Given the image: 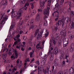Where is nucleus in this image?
<instances>
[{
    "instance_id": "f257e3e1",
    "label": "nucleus",
    "mask_w": 74,
    "mask_h": 74,
    "mask_svg": "<svg viewBox=\"0 0 74 74\" xmlns=\"http://www.w3.org/2000/svg\"><path fill=\"white\" fill-rule=\"evenodd\" d=\"M39 31L40 30L39 29H37L36 30L34 34V36L35 37H36V35H37V34L38 33L36 37L37 40H40V39L42 37V33H43L44 29H43L42 31L40 32V33H39Z\"/></svg>"
},
{
    "instance_id": "f03ea898",
    "label": "nucleus",
    "mask_w": 74,
    "mask_h": 74,
    "mask_svg": "<svg viewBox=\"0 0 74 74\" xmlns=\"http://www.w3.org/2000/svg\"><path fill=\"white\" fill-rule=\"evenodd\" d=\"M34 19H32L31 20H29L28 21L27 26H30V25H31V24L32 25L31 26V27H29V30H30L31 29H33V28H34V26L33 25V23H34Z\"/></svg>"
},
{
    "instance_id": "7ed1b4c3",
    "label": "nucleus",
    "mask_w": 74,
    "mask_h": 74,
    "mask_svg": "<svg viewBox=\"0 0 74 74\" xmlns=\"http://www.w3.org/2000/svg\"><path fill=\"white\" fill-rule=\"evenodd\" d=\"M5 14V13H4L3 14L2 16L1 17V19H2V18H3V19L2 20V21L1 22H0V24H2V23H3V22H4V23L3 24V25H4V23H5V21H7V19H8V16H7V15H5L4 16V15Z\"/></svg>"
},
{
    "instance_id": "20e7f679",
    "label": "nucleus",
    "mask_w": 74,
    "mask_h": 74,
    "mask_svg": "<svg viewBox=\"0 0 74 74\" xmlns=\"http://www.w3.org/2000/svg\"><path fill=\"white\" fill-rule=\"evenodd\" d=\"M51 8L49 7H47V9L44 10L43 11V14L44 15H46L47 16H49V10Z\"/></svg>"
},
{
    "instance_id": "39448f33",
    "label": "nucleus",
    "mask_w": 74,
    "mask_h": 74,
    "mask_svg": "<svg viewBox=\"0 0 74 74\" xmlns=\"http://www.w3.org/2000/svg\"><path fill=\"white\" fill-rule=\"evenodd\" d=\"M60 35H61V36H62V39L65 38V37H66V32L65 30H63L62 31L60 32Z\"/></svg>"
},
{
    "instance_id": "423d86ee",
    "label": "nucleus",
    "mask_w": 74,
    "mask_h": 74,
    "mask_svg": "<svg viewBox=\"0 0 74 74\" xmlns=\"http://www.w3.org/2000/svg\"><path fill=\"white\" fill-rule=\"evenodd\" d=\"M15 57L13 55L11 57V58L12 60H14V59H17V58H18V53L16 52V51H15Z\"/></svg>"
},
{
    "instance_id": "0eeeda50",
    "label": "nucleus",
    "mask_w": 74,
    "mask_h": 74,
    "mask_svg": "<svg viewBox=\"0 0 74 74\" xmlns=\"http://www.w3.org/2000/svg\"><path fill=\"white\" fill-rule=\"evenodd\" d=\"M49 69H50V65H48L47 66L46 69L45 70L43 69V71L44 74H46V73H47L48 71H49Z\"/></svg>"
},
{
    "instance_id": "6e6552de",
    "label": "nucleus",
    "mask_w": 74,
    "mask_h": 74,
    "mask_svg": "<svg viewBox=\"0 0 74 74\" xmlns=\"http://www.w3.org/2000/svg\"><path fill=\"white\" fill-rule=\"evenodd\" d=\"M53 42L54 45H55L56 44V41H55V38H53V37H51V39L50 40V42L49 43L50 45H51V43Z\"/></svg>"
},
{
    "instance_id": "1a4fd4ad",
    "label": "nucleus",
    "mask_w": 74,
    "mask_h": 74,
    "mask_svg": "<svg viewBox=\"0 0 74 74\" xmlns=\"http://www.w3.org/2000/svg\"><path fill=\"white\" fill-rule=\"evenodd\" d=\"M40 14L38 13L36 15L35 21H40Z\"/></svg>"
},
{
    "instance_id": "9d476101",
    "label": "nucleus",
    "mask_w": 74,
    "mask_h": 74,
    "mask_svg": "<svg viewBox=\"0 0 74 74\" xmlns=\"http://www.w3.org/2000/svg\"><path fill=\"white\" fill-rule=\"evenodd\" d=\"M1 3L2 4V5H4V6H5V5H7L8 4L7 0H2L1 2Z\"/></svg>"
},
{
    "instance_id": "9b49d317",
    "label": "nucleus",
    "mask_w": 74,
    "mask_h": 74,
    "mask_svg": "<svg viewBox=\"0 0 74 74\" xmlns=\"http://www.w3.org/2000/svg\"><path fill=\"white\" fill-rule=\"evenodd\" d=\"M45 3L44 1L42 2H40V8H42V9L44 8V4H45Z\"/></svg>"
},
{
    "instance_id": "f8f14e48",
    "label": "nucleus",
    "mask_w": 74,
    "mask_h": 74,
    "mask_svg": "<svg viewBox=\"0 0 74 74\" xmlns=\"http://www.w3.org/2000/svg\"><path fill=\"white\" fill-rule=\"evenodd\" d=\"M65 20L66 21V22L65 23L66 24H67L69 22L71 21V19L70 18H69L68 17H66L65 18Z\"/></svg>"
},
{
    "instance_id": "ddd939ff",
    "label": "nucleus",
    "mask_w": 74,
    "mask_h": 74,
    "mask_svg": "<svg viewBox=\"0 0 74 74\" xmlns=\"http://www.w3.org/2000/svg\"><path fill=\"white\" fill-rule=\"evenodd\" d=\"M62 23L63 21H62V20H58L57 23H56V25L57 26H60V25H62Z\"/></svg>"
},
{
    "instance_id": "4468645a",
    "label": "nucleus",
    "mask_w": 74,
    "mask_h": 74,
    "mask_svg": "<svg viewBox=\"0 0 74 74\" xmlns=\"http://www.w3.org/2000/svg\"><path fill=\"white\" fill-rule=\"evenodd\" d=\"M58 47H55L54 49V51L52 52V53H53V54L55 53V54H56L58 53Z\"/></svg>"
},
{
    "instance_id": "2eb2a0df",
    "label": "nucleus",
    "mask_w": 74,
    "mask_h": 74,
    "mask_svg": "<svg viewBox=\"0 0 74 74\" xmlns=\"http://www.w3.org/2000/svg\"><path fill=\"white\" fill-rule=\"evenodd\" d=\"M54 56V54H53V53H52L50 57V60L51 62H52L53 60V56Z\"/></svg>"
},
{
    "instance_id": "dca6fc26",
    "label": "nucleus",
    "mask_w": 74,
    "mask_h": 74,
    "mask_svg": "<svg viewBox=\"0 0 74 74\" xmlns=\"http://www.w3.org/2000/svg\"><path fill=\"white\" fill-rule=\"evenodd\" d=\"M44 47L42 46H41L40 44H38V45H36V48L38 49V50H40V49H42Z\"/></svg>"
},
{
    "instance_id": "f3484780",
    "label": "nucleus",
    "mask_w": 74,
    "mask_h": 74,
    "mask_svg": "<svg viewBox=\"0 0 74 74\" xmlns=\"http://www.w3.org/2000/svg\"><path fill=\"white\" fill-rule=\"evenodd\" d=\"M62 40L64 44H68V41L67 40H66V38H63L62 39Z\"/></svg>"
},
{
    "instance_id": "a211bd4d",
    "label": "nucleus",
    "mask_w": 74,
    "mask_h": 74,
    "mask_svg": "<svg viewBox=\"0 0 74 74\" xmlns=\"http://www.w3.org/2000/svg\"><path fill=\"white\" fill-rule=\"evenodd\" d=\"M57 47H61L62 46V40H59L57 44Z\"/></svg>"
},
{
    "instance_id": "6ab92c4d",
    "label": "nucleus",
    "mask_w": 74,
    "mask_h": 74,
    "mask_svg": "<svg viewBox=\"0 0 74 74\" xmlns=\"http://www.w3.org/2000/svg\"><path fill=\"white\" fill-rule=\"evenodd\" d=\"M74 71V69L71 68L70 69L69 71V73L70 74H73Z\"/></svg>"
},
{
    "instance_id": "aec40b11",
    "label": "nucleus",
    "mask_w": 74,
    "mask_h": 74,
    "mask_svg": "<svg viewBox=\"0 0 74 74\" xmlns=\"http://www.w3.org/2000/svg\"><path fill=\"white\" fill-rule=\"evenodd\" d=\"M33 38H34V36L33 35H32L30 36V38H29V40H28V42H29V41H30V42H31V41L33 40Z\"/></svg>"
},
{
    "instance_id": "412c9836",
    "label": "nucleus",
    "mask_w": 74,
    "mask_h": 74,
    "mask_svg": "<svg viewBox=\"0 0 74 74\" xmlns=\"http://www.w3.org/2000/svg\"><path fill=\"white\" fill-rule=\"evenodd\" d=\"M34 50H32V52H30V58H32L33 56H34L33 55L34 54Z\"/></svg>"
},
{
    "instance_id": "4be33fe9",
    "label": "nucleus",
    "mask_w": 74,
    "mask_h": 74,
    "mask_svg": "<svg viewBox=\"0 0 74 74\" xmlns=\"http://www.w3.org/2000/svg\"><path fill=\"white\" fill-rule=\"evenodd\" d=\"M22 12H19L18 13V16H17V18L18 19V18H19V17L20 16H22Z\"/></svg>"
},
{
    "instance_id": "5701e85b",
    "label": "nucleus",
    "mask_w": 74,
    "mask_h": 74,
    "mask_svg": "<svg viewBox=\"0 0 74 74\" xmlns=\"http://www.w3.org/2000/svg\"><path fill=\"white\" fill-rule=\"evenodd\" d=\"M69 56L68 55V56H66L65 58V59H66V63H68L69 62Z\"/></svg>"
},
{
    "instance_id": "b1692460",
    "label": "nucleus",
    "mask_w": 74,
    "mask_h": 74,
    "mask_svg": "<svg viewBox=\"0 0 74 74\" xmlns=\"http://www.w3.org/2000/svg\"><path fill=\"white\" fill-rule=\"evenodd\" d=\"M64 3V0H61L60 2V5L61 7H62L63 5V3Z\"/></svg>"
},
{
    "instance_id": "393cba45",
    "label": "nucleus",
    "mask_w": 74,
    "mask_h": 74,
    "mask_svg": "<svg viewBox=\"0 0 74 74\" xmlns=\"http://www.w3.org/2000/svg\"><path fill=\"white\" fill-rule=\"evenodd\" d=\"M54 64L55 66H58V61L57 60L55 59L54 60Z\"/></svg>"
},
{
    "instance_id": "a878e982",
    "label": "nucleus",
    "mask_w": 74,
    "mask_h": 74,
    "mask_svg": "<svg viewBox=\"0 0 74 74\" xmlns=\"http://www.w3.org/2000/svg\"><path fill=\"white\" fill-rule=\"evenodd\" d=\"M55 37L56 40H58L59 39V35L58 34H56L55 35Z\"/></svg>"
},
{
    "instance_id": "bb28decb",
    "label": "nucleus",
    "mask_w": 74,
    "mask_h": 74,
    "mask_svg": "<svg viewBox=\"0 0 74 74\" xmlns=\"http://www.w3.org/2000/svg\"><path fill=\"white\" fill-rule=\"evenodd\" d=\"M69 37L70 39L73 40V39L74 38V35L72 34H70Z\"/></svg>"
},
{
    "instance_id": "cd10ccee",
    "label": "nucleus",
    "mask_w": 74,
    "mask_h": 74,
    "mask_svg": "<svg viewBox=\"0 0 74 74\" xmlns=\"http://www.w3.org/2000/svg\"><path fill=\"white\" fill-rule=\"evenodd\" d=\"M25 2H26V0H21L20 1V3L21 4H24Z\"/></svg>"
},
{
    "instance_id": "c85d7f7f",
    "label": "nucleus",
    "mask_w": 74,
    "mask_h": 74,
    "mask_svg": "<svg viewBox=\"0 0 74 74\" xmlns=\"http://www.w3.org/2000/svg\"><path fill=\"white\" fill-rule=\"evenodd\" d=\"M23 23V21H21L19 23H18V25H19V26H21V25H22Z\"/></svg>"
},
{
    "instance_id": "c756f323",
    "label": "nucleus",
    "mask_w": 74,
    "mask_h": 74,
    "mask_svg": "<svg viewBox=\"0 0 74 74\" xmlns=\"http://www.w3.org/2000/svg\"><path fill=\"white\" fill-rule=\"evenodd\" d=\"M55 6L56 7L54 8V9H55V10H57V8H59L60 7L59 5H58V3H56L55 5Z\"/></svg>"
},
{
    "instance_id": "7c9ffc66",
    "label": "nucleus",
    "mask_w": 74,
    "mask_h": 74,
    "mask_svg": "<svg viewBox=\"0 0 74 74\" xmlns=\"http://www.w3.org/2000/svg\"><path fill=\"white\" fill-rule=\"evenodd\" d=\"M36 14V10H33L32 11V14L31 15H35Z\"/></svg>"
},
{
    "instance_id": "2f4dec72",
    "label": "nucleus",
    "mask_w": 74,
    "mask_h": 74,
    "mask_svg": "<svg viewBox=\"0 0 74 74\" xmlns=\"http://www.w3.org/2000/svg\"><path fill=\"white\" fill-rule=\"evenodd\" d=\"M74 15V12L73 11L71 12V15L70 16H73Z\"/></svg>"
},
{
    "instance_id": "473e14b6",
    "label": "nucleus",
    "mask_w": 74,
    "mask_h": 74,
    "mask_svg": "<svg viewBox=\"0 0 74 74\" xmlns=\"http://www.w3.org/2000/svg\"><path fill=\"white\" fill-rule=\"evenodd\" d=\"M74 29V22L72 21L71 24V29Z\"/></svg>"
},
{
    "instance_id": "72a5a7b5",
    "label": "nucleus",
    "mask_w": 74,
    "mask_h": 74,
    "mask_svg": "<svg viewBox=\"0 0 74 74\" xmlns=\"http://www.w3.org/2000/svg\"><path fill=\"white\" fill-rule=\"evenodd\" d=\"M38 74H41L42 73V70H41V69H40L38 68Z\"/></svg>"
},
{
    "instance_id": "f704fd0d",
    "label": "nucleus",
    "mask_w": 74,
    "mask_h": 74,
    "mask_svg": "<svg viewBox=\"0 0 74 74\" xmlns=\"http://www.w3.org/2000/svg\"><path fill=\"white\" fill-rule=\"evenodd\" d=\"M56 14H57L56 15V17L58 18V17H59V12L56 11Z\"/></svg>"
},
{
    "instance_id": "c9c22d12",
    "label": "nucleus",
    "mask_w": 74,
    "mask_h": 74,
    "mask_svg": "<svg viewBox=\"0 0 74 74\" xmlns=\"http://www.w3.org/2000/svg\"><path fill=\"white\" fill-rule=\"evenodd\" d=\"M44 26H47L48 25V23H47V20L45 21L44 22V23L43 24Z\"/></svg>"
},
{
    "instance_id": "e433bc0d",
    "label": "nucleus",
    "mask_w": 74,
    "mask_h": 74,
    "mask_svg": "<svg viewBox=\"0 0 74 74\" xmlns=\"http://www.w3.org/2000/svg\"><path fill=\"white\" fill-rule=\"evenodd\" d=\"M53 73V74H56V70L55 69L54 71H53V70H52L51 71Z\"/></svg>"
},
{
    "instance_id": "4c0bfd02",
    "label": "nucleus",
    "mask_w": 74,
    "mask_h": 74,
    "mask_svg": "<svg viewBox=\"0 0 74 74\" xmlns=\"http://www.w3.org/2000/svg\"><path fill=\"white\" fill-rule=\"evenodd\" d=\"M18 12H16L14 14V16H17V18L18 16Z\"/></svg>"
},
{
    "instance_id": "58836bf2",
    "label": "nucleus",
    "mask_w": 74,
    "mask_h": 74,
    "mask_svg": "<svg viewBox=\"0 0 74 74\" xmlns=\"http://www.w3.org/2000/svg\"><path fill=\"white\" fill-rule=\"evenodd\" d=\"M41 65L42 66H44V65H45V63L44 62V60H43L42 61H41Z\"/></svg>"
},
{
    "instance_id": "ea45409f",
    "label": "nucleus",
    "mask_w": 74,
    "mask_h": 74,
    "mask_svg": "<svg viewBox=\"0 0 74 74\" xmlns=\"http://www.w3.org/2000/svg\"><path fill=\"white\" fill-rule=\"evenodd\" d=\"M70 48H74V43H72L70 46Z\"/></svg>"
},
{
    "instance_id": "a19ab883",
    "label": "nucleus",
    "mask_w": 74,
    "mask_h": 74,
    "mask_svg": "<svg viewBox=\"0 0 74 74\" xmlns=\"http://www.w3.org/2000/svg\"><path fill=\"white\" fill-rule=\"evenodd\" d=\"M74 48H72L71 47L70 48V50L71 52H73V51H74Z\"/></svg>"
},
{
    "instance_id": "79ce46f5",
    "label": "nucleus",
    "mask_w": 74,
    "mask_h": 74,
    "mask_svg": "<svg viewBox=\"0 0 74 74\" xmlns=\"http://www.w3.org/2000/svg\"><path fill=\"white\" fill-rule=\"evenodd\" d=\"M30 4L32 8L33 9L34 8V5H33L34 4L33 3H31Z\"/></svg>"
},
{
    "instance_id": "37998d69",
    "label": "nucleus",
    "mask_w": 74,
    "mask_h": 74,
    "mask_svg": "<svg viewBox=\"0 0 74 74\" xmlns=\"http://www.w3.org/2000/svg\"><path fill=\"white\" fill-rule=\"evenodd\" d=\"M43 19L45 21H47V19H48V17L47 16L45 15L44 17H43Z\"/></svg>"
},
{
    "instance_id": "c03bdc74",
    "label": "nucleus",
    "mask_w": 74,
    "mask_h": 74,
    "mask_svg": "<svg viewBox=\"0 0 74 74\" xmlns=\"http://www.w3.org/2000/svg\"><path fill=\"white\" fill-rule=\"evenodd\" d=\"M52 52H51V49H49V52H48V55H50L51 53L52 54Z\"/></svg>"
},
{
    "instance_id": "a18cd8bd",
    "label": "nucleus",
    "mask_w": 74,
    "mask_h": 74,
    "mask_svg": "<svg viewBox=\"0 0 74 74\" xmlns=\"http://www.w3.org/2000/svg\"><path fill=\"white\" fill-rule=\"evenodd\" d=\"M62 23V28H64V22L63 21Z\"/></svg>"
},
{
    "instance_id": "49530a36",
    "label": "nucleus",
    "mask_w": 74,
    "mask_h": 74,
    "mask_svg": "<svg viewBox=\"0 0 74 74\" xmlns=\"http://www.w3.org/2000/svg\"><path fill=\"white\" fill-rule=\"evenodd\" d=\"M51 2H47V5L49 6V7H50L51 6Z\"/></svg>"
},
{
    "instance_id": "de8ad7c7",
    "label": "nucleus",
    "mask_w": 74,
    "mask_h": 74,
    "mask_svg": "<svg viewBox=\"0 0 74 74\" xmlns=\"http://www.w3.org/2000/svg\"><path fill=\"white\" fill-rule=\"evenodd\" d=\"M29 42V45L30 46V47H32L33 46V44H32V42H30V41H29V42Z\"/></svg>"
},
{
    "instance_id": "09e8293b",
    "label": "nucleus",
    "mask_w": 74,
    "mask_h": 74,
    "mask_svg": "<svg viewBox=\"0 0 74 74\" xmlns=\"http://www.w3.org/2000/svg\"><path fill=\"white\" fill-rule=\"evenodd\" d=\"M19 37H20V35L19 34H18L15 36V38L17 39L19 38Z\"/></svg>"
},
{
    "instance_id": "8fccbe9b",
    "label": "nucleus",
    "mask_w": 74,
    "mask_h": 74,
    "mask_svg": "<svg viewBox=\"0 0 74 74\" xmlns=\"http://www.w3.org/2000/svg\"><path fill=\"white\" fill-rule=\"evenodd\" d=\"M35 63L37 64H38V65H39L40 64V63H39V61H36Z\"/></svg>"
},
{
    "instance_id": "3c124183",
    "label": "nucleus",
    "mask_w": 74,
    "mask_h": 74,
    "mask_svg": "<svg viewBox=\"0 0 74 74\" xmlns=\"http://www.w3.org/2000/svg\"><path fill=\"white\" fill-rule=\"evenodd\" d=\"M29 3H26L25 4V5H24V6H25V7H26V6H29Z\"/></svg>"
},
{
    "instance_id": "603ef678",
    "label": "nucleus",
    "mask_w": 74,
    "mask_h": 74,
    "mask_svg": "<svg viewBox=\"0 0 74 74\" xmlns=\"http://www.w3.org/2000/svg\"><path fill=\"white\" fill-rule=\"evenodd\" d=\"M37 69H35V70L34 71H33L32 72H31V74H34V72H35L37 70Z\"/></svg>"
},
{
    "instance_id": "864d4df0",
    "label": "nucleus",
    "mask_w": 74,
    "mask_h": 74,
    "mask_svg": "<svg viewBox=\"0 0 74 74\" xmlns=\"http://www.w3.org/2000/svg\"><path fill=\"white\" fill-rule=\"evenodd\" d=\"M14 25H12L10 27V29H12L13 28H14Z\"/></svg>"
},
{
    "instance_id": "5fc2aeb1",
    "label": "nucleus",
    "mask_w": 74,
    "mask_h": 74,
    "mask_svg": "<svg viewBox=\"0 0 74 74\" xmlns=\"http://www.w3.org/2000/svg\"><path fill=\"white\" fill-rule=\"evenodd\" d=\"M25 62H30V60H29V58H27L25 60Z\"/></svg>"
},
{
    "instance_id": "6e6d98bb",
    "label": "nucleus",
    "mask_w": 74,
    "mask_h": 74,
    "mask_svg": "<svg viewBox=\"0 0 74 74\" xmlns=\"http://www.w3.org/2000/svg\"><path fill=\"white\" fill-rule=\"evenodd\" d=\"M48 73V74H51V71H49L47 73Z\"/></svg>"
},
{
    "instance_id": "4d7b16f0",
    "label": "nucleus",
    "mask_w": 74,
    "mask_h": 74,
    "mask_svg": "<svg viewBox=\"0 0 74 74\" xmlns=\"http://www.w3.org/2000/svg\"><path fill=\"white\" fill-rule=\"evenodd\" d=\"M49 34L48 33L46 34L45 35V37L46 38V37H47L48 36Z\"/></svg>"
},
{
    "instance_id": "13d9d810",
    "label": "nucleus",
    "mask_w": 74,
    "mask_h": 74,
    "mask_svg": "<svg viewBox=\"0 0 74 74\" xmlns=\"http://www.w3.org/2000/svg\"><path fill=\"white\" fill-rule=\"evenodd\" d=\"M44 43H45V40H43L42 41V46L44 47Z\"/></svg>"
},
{
    "instance_id": "bf43d9fd",
    "label": "nucleus",
    "mask_w": 74,
    "mask_h": 74,
    "mask_svg": "<svg viewBox=\"0 0 74 74\" xmlns=\"http://www.w3.org/2000/svg\"><path fill=\"white\" fill-rule=\"evenodd\" d=\"M40 55V56H41L42 57V52H40L39 53Z\"/></svg>"
},
{
    "instance_id": "052dcab7",
    "label": "nucleus",
    "mask_w": 74,
    "mask_h": 74,
    "mask_svg": "<svg viewBox=\"0 0 74 74\" xmlns=\"http://www.w3.org/2000/svg\"><path fill=\"white\" fill-rule=\"evenodd\" d=\"M23 8H21L20 10V12H22L23 11Z\"/></svg>"
},
{
    "instance_id": "680f3d73",
    "label": "nucleus",
    "mask_w": 74,
    "mask_h": 74,
    "mask_svg": "<svg viewBox=\"0 0 74 74\" xmlns=\"http://www.w3.org/2000/svg\"><path fill=\"white\" fill-rule=\"evenodd\" d=\"M38 12H42V10L41 9H38Z\"/></svg>"
},
{
    "instance_id": "e2e57ef3",
    "label": "nucleus",
    "mask_w": 74,
    "mask_h": 74,
    "mask_svg": "<svg viewBox=\"0 0 74 74\" xmlns=\"http://www.w3.org/2000/svg\"><path fill=\"white\" fill-rule=\"evenodd\" d=\"M8 54L9 55V56H11L12 55V53L11 52H10V51H9V52L8 53Z\"/></svg>"
},
{
    "instance_id": "0e129e2a",
    "label": "nucleus",
    "mask_w": 74,
    "mask_h": 74,
    "mask_svg": "<svg viewBox=\"0 0 74 74\" xmlns=\"http://www.w3.org/2000/svg\"><path fill=\"white\" fill-rule=\"evenodd\" d=\"M26 69V66H25L23 69V71H25V69Z\"/></svg>"
},
{
    "instance_id": "69168bd1",
    "label": "nucleus",
    "mask_w": 74,
    "mask_h": 74,
    "mask_svg": "<svg viewBox=\"0 0 74 74\" xmlns=\"http://www.w3.org/2000/svg\"><path fill=\"white\" fill-rule=\"evenodd\" d=\"M58 74H63V72H59L58 73Z\"/></svg>"
},
{
    "instance_id": "338daca9",
    "label": "nucleus",
    "mask_w": 74,
    "mask_h": 74,
    "mask_svg": "<svg viewBox=\"0 0 74 74\" xmlns=\"http://www.w3.org/2000/svg\"><path fill=\"white\" fill-rule=\"evenodd\" d=\"M34 60V58L32 59L31 60L30 62L31 63L33 62Z\"/></svg>"
},
{
    "instance_id": "774afa93",
    "label": "nucleus",
    "mask_w": 74,
    "mask_h": 74,
    "mask_svg": "<svg viewBox=\"0 0 74 74\" xmlns=\"http://www.w3.org/2000/svg\"><path fill=\"white\" fill-rule=\"evenodd\" d=\"M47 58V55H45L44 57V59H46Z\"/></svg>"
}]
</instances>
